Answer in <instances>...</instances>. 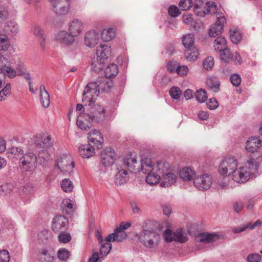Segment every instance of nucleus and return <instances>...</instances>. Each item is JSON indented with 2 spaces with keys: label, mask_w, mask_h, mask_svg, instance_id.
<instances>
[{
  "label": "nucleus",
  "mask_w": 262,
  "mask_h": 262,
  "mask_svg": "<svg viewBox=\"0 0 262 262\" xmlns=\"http://www.w3.org/2000/svg\"><path fill=\"white\" fill-rule=\"evenodd\" d=\"M137 161L135 158H130L124 159L123 165L125 168H127L130 172H135L136 171H141L143 173L147 174L153 171H159L160 172L162 170H166V164L162 162H157L156 164H154L150 158H145L141 160L140 170L139 167L136 168Z\"/></svg>",
  "instance_id": "obj_1"
},
{
  "label": "nucleus",
  "mask_w": 262,
  "mask_h": 262,
  "mask_svg": "<svg viewBox=\"0 0 262 262\" xmlns=\"http://www.w3.org/2000/svg\"><path fill=\"white\" fill-rule=\"evenodd\" d=\"M262 160V155L257 154L251 158L244 166L236 168L232 176V179L239 183H245L249 180L250 176L257 171Z\"/></svg>",
  "instance_id": "obj_2"
},
{
  "label": "nucleus",
  "mask_w": 262,
  "mask_h": 262,
  "mask_svg": "<svg viewBox=\"0 0 262 262\" xmlns=\"http://www.w3.org/2000/svg\"><path fill=\"white\" fill-rule=\"evenodd\" d=\"M111 53L110 46L105 44H101L98 47L96 51V60H94L92 64V70L98 72L102 69Z\"/></svg>",
  "instance_id": "obj_3"
},
{
  "label": "nucleus",
  "mask_w": 262,
  "mask_h": 262,
  "mask_svg": "<svg viewBox=\"0 0 262 262\" xmlns=\"http://www.w3.org/2000/svg\"><path fill=\"white\" fill-rule=\"evenodd\" d=\"M161 239L160 235L154 230H144L139 236V240L147 249L157 247Z\"/></svg>",
  "instance_id": "obj_4"
},
{
  "label": "nucleus",
  "mask_w": 262,
  "mask_h": 262,
  "mask_svg": "<svg viewBox=\"0 0 262 262\" xmlns=\"http://www.w3.org/2000/svg\"><path fill=\"white\" fill-rule=\"evenodd\" d=\"M97 82H91L85 86L82 94V103L86 107L94 104L96 98L99 95V89Z\"/></svg>",
  "instance_id": "obj_5"
},
{
  "label": "nucleus",
  "mask_w": 262,
  "mask_h": 262,
  "mask_svg": "<svg viewBox=\"0 0 262 262\" xmlns=\"http://www.w3.org/2000/svg\"><path fill=\"white\" fill-rule=\"evenodd\" d=\"M90 112L83 113L85 118H88L89 121L99 123L103 121L106 117V111L105 108L98 104L90 106Z\"/></svg>",
  "instance_id": "obj_6"
},
{
  "label": "nucleus",
  "mask_w": 262,
  "mask_h": 262,
  "mask_svg": "<svg viewBox=\"0 0 262 262\" xmlns=\"http://www.w3.org/2000/svg\"><path fill=\"white\" fill-rule=\"evenodd\" d=\"M19 163L20 168L26 171L32 172L37 167V156L31 151L23 154Z\"/></svg>",
  "instance_id": "obj_7"
},
{
  "label": "nucleus",
  "mask_w": 262,
  "mask_h": 262,
  "mask_svg": "<svg viewBox=\"0 0 262 262\" xmlns=\"http://www.w3.org/2000/svg\"><path fill=\"white\" fill-rule=\"evenodd\" d=\"M237 166V161L234 157L224 159L219 165V171L221 175L228 176L233 174Z\"/></svg>",
  "instance_id": "obj_8"
},
{
  "label": "nucleus",
  "mask_w": 262,
  "mask_h": 262,
  "mask_svg": "<svg viewBox=\"0 0 262 262\" xmlns=\"http://www.w3.org/2000/svg\"><path fill=\"white\" fill-rule=\"evenodd\" d=\"M164 236L167 242L175 241L180 243H184L188 239L187 234L181 228L177 229L174 232L167 229L164 232Z\"/></svg>",
  "instance_id": "obj_9"
},
{
  "label": "nucleus",
  "mask_w": 262,
  "mask_h": 262,
  "mask_svg": "<svg viewBox=\"0 0 262 262\" xmlns=\"http://www.w3.org/2000/svg\"><path fill=\"white\" fill-rule=\"evenodd\" d=\"M49 2L57 14L65 15L70 9L71 0H49Z\"/></svg>",
  "instance_id": "obj_10"
},
{
  "label": "nucleus",
  "mask_w": 262,
  "mask_h": 262,
  "mask_svg": "<svg viewBox=\"0 0 262 262\" xmlns=\"http://www.w3.org/2000/svg\"><path fill=\"white\" fill-rule=\"evenodd\" d=\"M226 24V18L222 13H218L216 22L211 26L209 29V35L211 37H215L220 35Z\"/></svg>",
  "instance_id": "obj_11"
},
{
  "label": "nucleus",
  "mask_w": 262,
  "mask_h": 262,
  "mask_svg": "<svg viewBox=\"0 0 262 262\" xmlns=\"http://www.w3.org/2000/svg\"><path fill=\"white\" fill-rule=\"evenodd\" d=\"M34 142L37 147L42 148H48L53 145L51 136L48 133H41L35 135Z\"/></svg>",
  "instance_id": "obj_12"
},
{
  "label": "nucleus",
  "mask_w": 262,
  "mask_h": 262,
  "mask_svg": "<svg viewBox=\"0 0 262 262\" xmlns=\"http://www.w3.org/2000/svg\"><path fill=\"white\" fill-rule=\"evenodd\" d=\"M57 166L63 174H70L73 171L74 163L70 156L63 155L57 162Z\"/></svg>",
  "instance_id": "obj_13"
},
{
  "label": "nucleus",
  "mask_w": 262,
  "mask_h": 262,
  "mask_svg": "<svg viewBox=\"0 0 262 262\" xmlns=\"http://www.w3.org/2000/svg\"><path fill=\"white\" fill-rule=\"evenodd\" d=\"M193 183L198 189L202 191L206 190L210 187L212 184V178L208 174H203L195 177Z\"/></svg>",
  "instance_id": "obj_14"
},
{
  "label": "nucleus",
  "mask_w": 262,
  "mask_h": 262,
  "mask_svg": "<svg viewBox=\"0 0 262 262\" xmlns=\"http://www.w3.org/2000/svg\"><path fill=\"white\" fill-rule=\"evenodd\" d=\"M68 226V219L63 215H58L53 220L52 229L56 233H61L66 230Z\"/></svg>",
  "instance_id": "obj_15"
},
{
  "label": "nucleus",
  "mask_w": 262,
  "mask_h": 262,
  "mask_svg": "<svg viewBox=\"0 0 262 262\" xmlns=\"http://www.w3.org/2000/svg\"><path fill=\"white\" fill-rule=\"evenodd\" d=\"M55 40L59 43L70 46L73 45L75 41V38L68 31L61 30L57 32L54 37Z\"/></svg>",
  "instance_id": "obj_16"
},
{
  "label": "nucleus",
  "mask_w": 262,
  "mask_h": 262,
  "mask_svg": "<svg viewBox=\"0 0 262 262\" xmlns=\"http://www.w3.org/2000/svg\"><path fill=\"white\" fill-rule=\"evenodd\" d=\"M99 33L95 30H92L85 32L84 37V45L90 48H94L99 41Z\"/></svg>",
  "instance_id": "obj_17"
},
{
  "label": "nucleus",
  "mask_w": 262,
  "mask_h": 262,
  "mask_svg": "<svg viewBox=\"0 0 262 262\" xmlns=\"http://www.w3.org/2000/svg\"><path fill=\"white\" fill-rule=\"evenodd\" d=\"M83 28V23L78 19H73L68 24V31L74 38L82 33Z\"/></svg>",
  "instance_id": "obj_18"
},
{
  "label": "nucleus",
  "mask_w": 262,
  "mask_h": 262,
  "mask_svg": "<svg viewBox=\"0 0 262 262\" xmlns=\"http://www.w3.org/2000/svg\"><path fill=\"white\" fill-rule=\"evenodd\" d=\"M88 141L90 143L96 145V148H99L103 142V137L99 130L93 129L89 133Z\"/></svg>",
  "instance_id": "obj_19"
},
{
  "label": "nucleus",
  "mask_w": 262,
  "mask_h": 262,
  "mask_svg": "<svg viewBox=\"0 0 262 262\" xmlns=\"http://www.w3.org/2000/svg\"><path fill=\"white\" fill-rule=\"evenodd\" d=\"M96 145L89 142L88 144L81 145L78 149L80 155L83 158H89L95 155Z\"/></svg>",
  "instance_id": "obj_20"
},
{
  "label": "nucleus",
  "mask_w": 262,
  "mask_h": 262,
  "mask_svg": "<svg viewBox=\"0 0 262 262\" xmlns=\"http://www.w3.org/2000/svg\"><path fill=\"white\" fill-rule=\"evenodd\" d=\"M161 179L162 180L161 185L163 187H168L176 182L177 176L174 173L168 171L167 167L166 166V170L161 174Z\"/></svg>",
  "instance_id": "obj_21"
},
{
  "label": "nucleus",
  "mask_w": 262,
  "mask_h": 262,
  "mask_svg": "<svg viewBox=\"0 0 262 262\" xmlns=\"http://www.w3.org/2000/svg\"><path fill=\"white\" fill-rule=\"evenodd\" d=\"M37 257L40 262H53L54 259V252L46 248L38 251Z\"/></svg>",
  "instance_id": "obj_22"
},
{
  "label": "nucleus",
  "mask_w": 262,
  "mask_h": 262,
  "mask_svg": "<svg viewBox=\"0 0 262 262\" xmlns=\"http://www.w3.org/2000/svg\"><path fill=\"white\" fill-rule=\"evenodd\" d=\"M219 235L216 233H203L196 236L195 240L197 242L210 243L219 239Z\"/></svg>",
  "instance_id": "obj_23"
},
{
  "label": "nucleus",
  "mask_w": 262,
  "mask_h": 262,
  "mask_svg": "<svg viewBox=\"0 0 262 262\" xmlns=\"http://www.w3.org/2000/svg\"><path fill=\"white\" fill-rule=\"evenodd\" d=\"M262 141L259 137H251L246 143V149L250 152L256 151L261 145Z\"/></svg>",
  "instance_id": "obj_24"
},
{
  "label": "nucleus",
  "mask_w": 262,
  "mask_h": 262,
  "mask_svg": "<svg viewBox=\"0 0 262 262\" xmlns=\"http://www.w3.org/2000/svg\"><path fill=\"white\" fill-rule=\"evenodd\" d=\"M129 173L127 170L121 169L116 174L115 183L117 185H122L126 183L129 180Z\"/></svg>",
  "instance_id": "obj_25"
},
{
  "label": "nucleus",
  "mask_w": 262,
  "mask_h": 262,
  "mask_svg": "<svg viewBox=\"0 0 262 262\" xmlns=\"http://www.w3.org/2000/svg\"><path fill=\"white\" fill-rule=\"evenodd\" d=\"M33 34L37 38L41 49L44 50L46 36L43 30L40 26L36 25L33 28Z\"/></svg>",
  "instance_id": "obj_26"
},
{
  "label": "nucleus",
  "mask_w": 262,
  "mask_h": 262,
  "mask_svg": "<svg viewBox=\"0 0 262 262\" xmlns=\"http://www.w3.org/2000/svg\"><path fill=\"white\" fill-rule=\"evenodd\" d=\"M101 162L104 166H110L114 162V152L112 151L104 150L101 154Z\"/></svg>",
  "instance_id": "obj_27"
},
{
  "label": "nucleus",
  "mask_w": 262,
  "mask_h": 262,
  "mask_svg": "<svg viewBox=\"0 0 262 262\" xmlns=\"http://www.w3.org/2000/svg\"><path fill=\"white\" fill-rule=\"evenodd\" d=\"M165 170H162L161 172L159 171H153L147 173V176L146 177V182L150 185H154L159 183L161 178V174L164 172Z\"/></svg>",
  "instance_id": "obj_28"
},
{
  "label": "nucleus",
  "mask_w": 262,
  "mask_h": 262,
  "mask_svg": "<svg viewBox=\"0 0 262 262\" xmlns=\"http://www.w3.org/2000/svg\"><path fill=\"white\" fill-rule=\"evenodd\" d=\"M96 82H97L99 92L102 91L108 92L110 91L113 86V81L105 77L100 78Z\"/></svg>",
  "instance_id": "obj_29"
},
{
  "label": "nucleus",
  "mask_w": 262,
  "mask_h": 262,
  "mask_svg": "<svg viewBox=\"0 0 262 262\" xmlns=\"http://www.w3.org/2000/svg\"><path fill=\"white\" fill-rule=\"evenodd\" d=\"M23 154V151L20 148L16 147H13L8 149L6 154L8 158L11 159H15L16 160H18L19 162L20 161Z\"/></svg>",
  "instance_id": "obj_30"
},
{
  "label": "nucleus",
  "mask_w": 262,
  "mask_h": 262,
  "mask_svg": "<svg viewBox=\"0 0 262 262\" xmlns=\"http://www.w3.org/2000/svg\"><path fill=\"white\" fill-rule=\"evenodd\" d=\"M179 175L180 177L184 181H189L195 178V172L189 167H185L180 171Z\"/></svg>",
  "instance_id": "obj_31"
},
{
  "label": "nucleus",
  "mask_w": 262,
  "mask_h": 262,
  "mask_svg": "<svg viewBox=\"0 0 262 262\" xmlns=\"http://www.w3.org/2000/svg\"><path fill=\"white\" fill-rule=\"evenodd\" d=\"M52 239L51 233L47 230L40 231L38 234V241L42 244L49 243Z\"/></svg>",
  "instance_id": "obj_32"
},
{
  "label": "nucleus",
  "mask_w": 262,
  "mask_h": 262,
  "mask_svg": "<svg viewBox=\"0 0 262 262\" xmlns=\"http://www.w3.org/2000/svg\"><path fill=\"white\" fill-rule=\"evenodd\" d=\"M118 73V67L112 63L108 66L104 70L105 78L107 79L115 77Z\"/></svg>",
  "instance_id": "obj_33"
},
{
  "label": "nucleus",
  "mask_w": 262,
  "mask_h": 262,
  "mask_svg": "<svg viewBox=\"0 0 262 262\" xmlns=\"http://www.w3.org/2000/svg\"><path fill=\"white\" fill-rule=\"evenodd\" d=\"M198 56V50L194 46L186 49L185 52V57L189 61L195 60Z\"/></svg>",
  "instance_id": "obj_34"
},
{
  "label": "nucleus",
  "mask_w": 262,
  "mask_h": 262,
  "mask_svg": "<svg viewBox=\"0 0 262 262\" xmlns=\"http://www.w3.org/2000/svg\"><path fill=\"white\" fill-rule=\"evenodd\" d=\"M206 84L213 92H217L220 90V83L215 77L208 78L206 80Z\"/></svg>",
  "instance_id": "obj_35"
},
{
  "label": "nucleus",
  "mask_w": 262,
  "mask_h": 262,
  "mask_svg": "<svg viewBox=\"0 0 262 262\" xmlns=\"http://www.w3.org/2000/svg\"><path fill=\"white\" fill-rule=\"evenodd\" d=\"M116 36L115 30L112 28L104 29L101 32V38L105 41H108Z\"/></svg>",
  "instance_id": "obj_36"
},
{
  "label": "nucleus",
  "mask_w": 262,
  "mask_h": 262,
  "mask_svg": "<svg viewBox=\"0 0 262 262\" xmlns=\"http://www.w3.org/2000/svg\"><path fill=\"white\" fill-rule=\"evenodd\" d=\"M51 159V155L47 150L42 149L39 151L37 156V163L43 164Z\"/></svg>",
  "instance_id": "obj_37"
},
{
  "label": "nucleus",
  "mask_w": 262,
  "mask_h": 262,
  "mask_svg": "<svg viewBox=\"0 0 262 262\" xmlns=\"http://www.w3.org/2000/svg\"><path fill=\"white\" fill-rule=\"evenodd\" d=\"M204 3L202 0H197L194 4V12L195 14L200 17H204L206 15V12L203 10Z\"/></svg>",
  "instance_id": "obj_38"
},
{
  "label": "nucleus",
  "mask_w": 262,
  "mask_h": 262,
  "mask_svg": "<svg viewBox=\"0 0 262 262\" xmlns=\"http://www.w3.org/2000/svg\"><path fill=\"white\" fill-rule=\"evenodd\" d=\"M230 37L233 43L237 44L241 40L242 35L239 30L236 28H231L230 30Z\"/></svg>",
  "instance_id": "obj_39"
},
{
  "label": "nucleus",
  "mask_w": 262,
  "mask_h": 262,
  "mask_svg": "<svg viewBox=\"0 0 262 262\" xmlns=\"http://www.w3.org/2000/svg\"><path fill=\"white\" fill-rule=\"evenodd\" d=\"M61 208L63 212L69 214L74 211L73 204L70 199H64L61 203Z\"/></svg>",
  "instance_id": "obj_40"
},
{
  "label": "nucleus",
  "mask_w": 262,
  "mask_h": 262,
  "mask_svg": "<svg viewBox=\"0 0 262 262\" xmlns=\"http://www.w3.org/2000/svg\"><path fill=\"white\" fill-rule=\"evenodd\" d=\"M226 40L225 37L223 36L217 37L214 41L215 50L216 51L223 50V49L226 47Z\"/></svg>",
  "instance_id": "obj_41"
},
{
  "label": "nucleus",
  "mask_w": 262,
  "mask_h": 262,
  "mask_svg": "<svg viewBox=\"0 0 262 262\" xmlns=\"http://www.w3.org/2000/svg\"><path fill=\"white\" fill-rule=\"evenodd\" d=\"M194 38L193 35L188 34L184 36L182 38L183 46L186 49L194 46Z\"/></svg>",
  "instance_id": "obj_42"
},
{
  "label": "nucleus",
  "mask_w": 262,
  "mask_h": 262,
  "mask_svg": "<svg viewBox=\"0 0 262 262\" xmlns=\"http://www.w3.org/2000/svg\"><path fill=\"white\" fill-rule=\"evenodd\" d=\"M5 29L7 32L14 34L17 33L19 30L17 23L12 20L6 23L5 26Z\"/></svg>",
  "instance_id": "obj_43"
},
{
  "label": "nucleus",
  "mask_w": 262,
  "mask_h": 262,
  "mask_svg": "<svg viewBox=\"0 0 262 262\" xmlns=\"http://www.w3.org/2000/svg\"><path fill=\"white\" fill-rule=\"evenodd\" d=\"M3 73L10 78H13L16 75V71L11 67L4 66L0 68V73Z\"/></svg>",
  "instance_id": "obj_44"
},
{
  "label": "nucleus",
  "mask_w": 262,
  "mask_h": 262,
  "mask_svg": "<svg viewBox=\"0 0 262 262\" xmlns=\"http://www.w3.org/2000/svg\"><path fill=\"white\" fill-rule=\"evenodd\" d=\"M220 53L221 59L225 62H228L232 59L233 55L231 54L230 51L226 47L223 49V50L219 51Z\"/></svg>",
  "instance_id": "obj_45"
},
{
  "label": "nucleus",
  "mask_w": 262,
  "mask_h": 262,
  "mask_svg": "<svg viewBox=\"0 0 262 262\" xmlns=\"http://www.w3.org/2000/svg\"><path fill=\"white\" fill-rule=\"evenodd\" d=\"M70 255V252L66 248H60L58 250L57 257L58 259L62 261L67 260Z\"/></svg>",
  "instance_id": "obj_46"
},
{
  "label": "nucleus",
  "mask_w": 262,
  "mask_h": 262,
  "mask_svg": "<svg viewBox=\"0 0 262 262\" xmlns=\"http://www.w3.org/2000/svg\"><path fill=\"white\" fill-rule=\"evenodd\" d=\"M13 187V185L11 183H4L0 186V193L2 195L9 194L12 191Z\"/></svg>",
  "instance_id": "obj_47"
},
{
  "label": "nucleus",
  "mask_w": 262,
  "mask_h": 262,
  "mask_svg": "<svg viewBox=\"0 0 262 262\" xmlns=\"http://www.w3.org/2000/svg\"><path fill=\"white\" fill-rule=\"evenodd\" d=\"M11 86L10 83H7L3 89L0 91V101H4L11 93Z\"/></svg>",
  "instance_id": "obj_48"
},
{
  "label": "nucleus",
  "mask_w": 262,
  "mask_h": 262,
  "mask_svg": "<svg viewBox=\"0 0 262 262\" xmlns=\"http://www.w3.org/2000/svg\"><path fill=\"white\" fill-rule=\"evenodd\" d=\"M61 186L62 190L66 192H71L73 188L72 182L69 179H64L61 182Z\"/></svg>",
  "instance_id": "obj_49"
},
{
  "label": "nucleus",
  "mask_w": 262,
  "mask_h": 262,
  "mask_svg": "<svg viewBox=\"0 0 262 262\" xmlns=\"http://www.w3.org/2000/svg\"><path fill=\"white\" fill-rule=\"evenodd\" d=\"M195 96L197 101L200 103L204 102L207 98L205 90L203 89L198 90L195 93Z\"/></svg>",
  "instance_id": "obj_50"
},
{
  "label": "nucleus",
  "mask_w": 262,
  "mask_h": 262,
  "mask_svg": "<svg viewBox=\"0 0 262 262\" xmlns=\"http://www.w3.org/2000/svg\"><path fill=\"white\" fill-rule=\"evenodd\" d=\"M8 37L5 35H0V51H5L7 49L9 46Z\"/></svg>",
  "instance_id": "obj_51"
},
{
  "label": "nucleus",
  "mask_w": 262,
  "mask_h": 262,
  "mask_svg": "<svg viewBox=\"0 0 262 262\" xmlns=\"http://www.w3.org/2000/svg\"><path fill=\"white\" fill-rule=\"evenodd\" d=\"M192 0H181L179 6L182 11H187L192 6Z\"/></svg>",
  "instance_id": "obj_52"
},
{
  "label": "nucleus",
  "mask_w": 262,
  "mask_h": 262,
  "mask_svg": "<svg viewBox=\"0 0 262 262\" xmlns=\"http://www.w3.org/2000/svg\"><path fill=\"white\" fill-rule=\"evenodd\" d=\"M40 100L41 105L45 108H47L50 104V99L48 93H44L40 95Z\"/></svg>",
  "instance_id": "obj_53"
},
{
  "label": "nucleus",
  "mask_w": 262,
  "mask_h": 262,
  "mask_svg": "<svg viewBox=\"0 0 262 262\" xmlns=\"http://www.w3.org/2000/svg\"><path fill=\"white\" fill-rule=\"evenodd\" d=\"M205 7L206 8L207 14H214L217 13V7L214 2H207L205 4Z\"/></svg>",
  "instance_id": "obj_54"
},
{
  "label": "nucleus",
  "mask_w": 262,
  "mask_h": 262,
  "mask_svg": "<svg viewBox=\"0 0 262 262\" xmlns=\"http://www.w3.org/2000/svg\"><path fill=\"white\" fill-rule=\"evenodd\" d=\"M112 248V244L106 242L102 244L100 249V254L101 256H105L110 252Z\"/></svg>",
  "instance_id": "obj_55"
},
{
  "label": "nucleus",
  "mask_w": 262,
  "mask_h": 262,
  "mask_svg": "<svg viewBox=\"0 0 262 262\" xmlns=\"http://www.w3.org/2000/svg\"><path fill=\"white\" fill-rule=\"evenodd\" d=\"M82 118H84L85 119H88V118H85L84 117H83V113L80 114L78 116V118L77 119V124L78 126L79 127V128H80V129H83V130H87L89 128H90V127L88 125V124H87L86 123H85V122H83V121L82 120Z\"/></svg>",
  "instance_id": "obj_56"
},
{
  "label": "nucleus",
  "mask_w": 262,
  "mask_h": 262,
  "mask_svg": "<svg viewBox=\"0 0 262 262\" xmlns=\"http://www.w3.org/2000/svg\"><path fill=\"white\" fill-rule=\"evenodd\" d=\"M214 59L212 57H208L203 61V67L207 70H210L214 66Z\"/></svg>",
  "instance_id": "obj_57"
},
{
  "label": "nucleus",
  "mask_w": 262,
  "mask_h": 262,
  "mask_svg": "<svg viewBox=\"0 0 262 262\" xmlns=\"http://www.w3.org/2000/svg\"><path fill=\"white\" fill-rule=\"evenodd\" d=\"M189 69L186 66L179 64L177 68L176 73L180 76L183 77L187 75Z\"/></svg>",
  "instance_id": "obj_58"
},
{
  "label": "nucleus",
  "mask_w": 262,
  "mask_h": 262,
  "mask_svg": "<svg viewBox=\"0 0 262 262\" xmlns=\"http://www.w3.org/2000/svg\"><path fill=\"white\" fill-rule=\"evenodd\" d=\"M58 240L60 243H68L71 240V236L69 233L64 232L59 233Z\"/></svg>",
  "instance_id": "obj_59"
},
{
  "label": "nucleus",
  "mask_w": 262,
  "mask_h": 262,
  "mask_svg": "<svg viewBox=\"0 0 262 262\" xmlns=\"http://www.w3.org/2000/svg\"><path fill=\"white\" fill-rule=\"evenodd\" d=\"M115 233H116L117 242H122L125 240L127 237V234L124 231L120 230L117 231V228L115 230Z\"/></svg>",
  "instance_id": "obj_60"
},
{
  "label": "nucleus",
  "mask_w": 262,
  "mask_h": 262,
  "mask_svg": "<svg viewBox=\"0 0 262 262\" xmlns=\"http://www.w3.org/2000/svg\"><path fill=\"white\" fill-rule=\"evenodd\" d=\"M261 258L260 254L253 253L247 256L246 260L247 262H260Z\"/></svg>",
  "instance_id": "obj_61"
},
{
  "label": "nucleus",
  "mask_w": 262,
  "mask_h": 262,
  "mask_svg": "<svg viewBox=\"0 0 262 262\" xmlns=\"http://www.w3.org/2000/svg\"><path fill=\"white\" fill-rule=\"evenodd\" d=\"M231 83L235 86H238L241 82V78L238 74H233L230 77Z\"/></svg>",
  "instance_id": "obj_62"
},
{
  "label": "nucleus",
  "mask_w": 262,
  "mask_h": 262,
  "mask_svg": "<svg viewBox=\"0 0 262 262\" xmlns=\"http://www.w3.org/2000/svg\"><path fill=\"white\" fill-rule=\"evenodd\" d=\"M169 94L172 98L178 99L181 96V91L178 87H172L169 90Z\"/></svg>",
  "instance_id": "obj_63"
},
{
  "label": "nucleus",
  "mask_w": 262,
  "mask_h": 262,
  "mask_svg": "<svg viewBox=\"0 0 262 262\" xmlns=\"http://www.w3.org/2000/svg\"><path fill=\"white\" fill-rule=\"evenodd\" d=\"M10 255L8 251L3 250L0 251V262H9Z\"/></svg>",
  "instance_id": "obj_64"
}]
</instances>
